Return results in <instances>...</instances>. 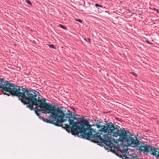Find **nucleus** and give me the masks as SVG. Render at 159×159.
Instances as JSON below:
<instances>
[{"instance_id": "nucleus-1", "label": "nucleus", "mask_w": 159, "mask_h": 159, "mask_svg": "<svg viewBox=\"0 0 159 159\" xmlns=\"http://www.w3.org/2000/svg\"><path fill=\"white\" fill-rule=\"evenodd\" d=\"M70 124L71 127L72 135H75L80 134L83 138L95 141L96 142H100L111 148L114 146L111 136H114V133L116 132L115 130L117 129L114 125L109 124L105 126L96 125L98 128H101V132L107 133L104 135L102 133L93 134L91 131L95 132V131L91 128L92 126L89 125V121L83 116L80 122H74L73 120H70Z\"/></svg>"}, {"instance_id": "nucleus-2", "label": "nucleus", "mask_w": 159, "mask_h": 159, "mask_svg": "<svg viewBox=\"0 0 159 159\" xmlns=\"http://www.w3.org/2000/svg\"><path fill=\"white\" fill-rule=\"evenodd\" d=\"M20 88L16 86L13 89V91L11 92L12 95L22 97L21 102L24 104H28L27 107L30 110L34 109L35 113L39 117L40 116L39 112L41 111L42 113L49 114L47 113L48 111L46 107H41L42 104H47L49 106L53 107L49 103L46 102V99L43 98L41 99L40 97L36 94V91L33 90H28L27 89L22 88L23 93L20 92Z\"/></svg>"}, {"instance_id": "nucleus-3", "label": "nucleus", "mask_w": 159, "mask_h": 159, "mask_svg": "<svg viewBox=\"0 0 159 159\" xmlns=\"http://www.w3.org/2000/svg\"><path fill=\"white\" fill-rule=\"evenodd\" d=\"M132 134L128 131L123 128L122 129H117L114 134V136H119L120 138L116 139L115 143L120 142L122 143L125 141L129 147L135 148L140 145L139 151L140 152L150 153L152 156L159 159V149L155 148L150 145H148L140 142L136 137H132Z\"/></svg>"}, {"instance_id": "nucleus-4", "label": "nucleus", "mask_w": 159, "mask_h": 159, "mask_svg": "<svg viewBox=\"0 0 159 159\" xmlns=\"http://www.w3.org/2000/svg\"><path fill=\"white\" fill-rule=\"evenodd\" d=\"M41 106L42 107H47V109L48 111L47 113H49L50 116L52 119V120H48L42 116H40L39 118L45 122L53 124L57 126H61V125H59L58 123L61 124L65 122L66 120L64 119L67 118L63 112L61 107L49 106L46 104H42Z\"/></svg>"}, {"instance_id": "nucleus-5", "label": "nucleus", "mask_w": 159, "mask_h": 159, "mask_svg": "<svg viewBox=\"0 0 159 159\" xmlns=\"http://www.w3.org/2000/svg\"><path fill=\"white\" fill-rule=\"evenodd\" d=\"M16 86L20 88V93L23 92L22 91V88H23L22 87L16 85H15L13 84L10 83L8 81L5 80L3 79L0 78V88H1L2 89L3 94L4 95H6L8 96H10L9 94H7L5 92H4V91H5L9 92L12 96H15V95H12L11 94V92H12L13 89L16 88ZM15 96L19 98V99L21 101V99H22V97H19L16 96Z\"/></svg>"}, {"instance_id": "nucleus-6", "label": "nucleus", "mask_w": 159, "mask_h": 159, "mask_svg": "<svg viewBox=\"0 0 159 159\" xmlns=\"http://www.w3.org/2000/svg\"><path fill=\"white\" fill-rule=\"evenodd\" d=\"M77 116V115L75 114L73 112H70V117H69L68 120L69 124H61V126L62 127V128L66 129V130L69 131L70 129V131L71 133L72 134V131L71 129V126L70 125V120H73L74 122H74L73 120H71L70 118H74V119L77 120V119L75 117V116Z\"/></svg>"}, {"instance_id": "nucleus-7", "label": "nucleus", "mask_w": 159, "mask_h": 159, "mask_svg": "<svg viewBox=\"0 0 159 159\" xmlns=\"http://www.w3.org/2000/svg\"><path fill=\"white\" fill-rule=\"evenodd\" d=\"M128 147H129L127 145H124L122 146V150L123 151V152L124 153H128Z\"/></svg>"}, {"instance_id": "nucleus-8", "label": "nucleus", "mask_w": 159, "mask_h": 159, "mask_svg": "<svg viewBox=\"0 0 159 159\" xmlns=\"http://www.w3.org/2000/svg\"><path fill=\"white\" fill-rule=\"evenodd\" d=\"M59 26L60 27L62 28V29H64V30H66V27H65V26L63 25H61V24H59Z\"/></svg>"}, {"instance_id": "nucleus-9", "label": "nucleus", "mask_w": 159, "mask_h": 159, "mask_svg": "<svg viewBox=\"0 0 159 159\" xmlns=\"http://www.w3.org/2000/svg\"><path fill=\"white\" fill-rule=\"evenodd\" d=\"M48 46L50 48H54V49L56 48L55 46L53 45H48Z\"/></svg>"}, {"instance_id": "nucleus-10", "label": "nucleus", "mask_w": 159, "mask_h": 159, "mask_svg": "<svg viewBox=\"0 0 159 159\" xmlns=\"http://www.w3.org/2000/svg\"><path fill=\"white\" fill-rule=\"evenodd\" d=\"M129 73L132 74L133 75H134L135 77H137V75L135 73H134V72H130V73Z\"/></svg>"}, {"instance_id": "nucleus-11", "label": "nucleus", "mask_w": 159, "mask_h": 159, "mask_svg": "<svg viewBox=\"0 0 159 159\" xmlns=\"http://www.w3.org/2000/svg\"><path fill=\"white\" fill-rule=\"evenodd\" d=\"M75 20L77 21H78L80 22V23H82V21L80 19H75Z\"/></svg>"}, {"instance_id": "nucleus-12", "label": "nucleus", "mask_w": 159, "mask_h": 159, "mask_svg": "<svg viewBox=\"0 0 159 159\" xmlns=\"http://www.w3.org/2000/svg\"><path fill=\"white\" fill-rule=\"evenodd\" d=\"M26 2L27 3L29 4L30 5H31V3L30 2V1L29 0H26Z\"/></svg>"}, {"instance_id": "nucleus-13", "label": "nucleus", "mask_w": 159, "mask_h": 159, "mask_svg": "<svg viewBox=\"0 0 159 159\" xmlns=\"http://www.w3.org/2000/svg\"><path fill=\"white\" fill-rule=\"evenodd\" d=\"M95 6L96 7H102V6L98 5V4H96L95 5Z\"/></svg>"}, {"instance_id": "nucleus-14", "label": "nucleus", "mask_w": 159, "mask_h": 159, "mask_svg": "<svg viewBox=\"0 0 159 159\" xmlns=\"http://www.w3.org/2000/svg\"><path fill=\"white\" fill-rule=\"evenodd\" d=\"M146 42L147 43H148V44H150L153 45V44H152V43H151L149 42L148 40H146Z\"/></svg>"}]
</instances>
